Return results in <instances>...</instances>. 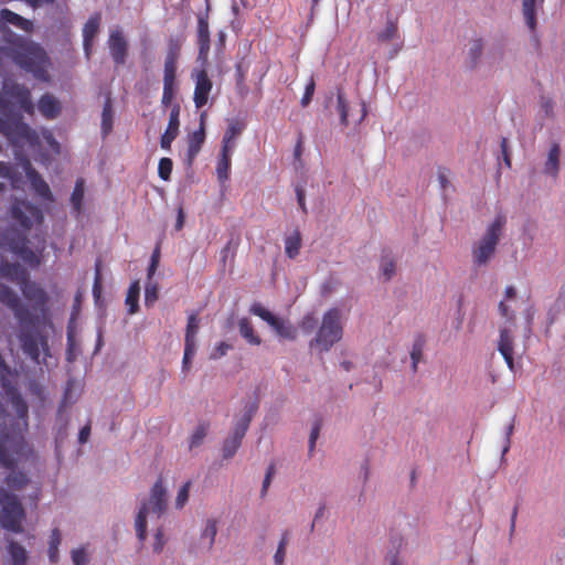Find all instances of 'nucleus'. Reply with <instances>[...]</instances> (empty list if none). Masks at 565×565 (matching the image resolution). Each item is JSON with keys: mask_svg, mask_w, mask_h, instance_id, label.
Wrapping results in <instances>:
<instances>
[{"mask_svg": "<svg viewBox=\"0 0 565 565\" xmlns=\"http://www.w3.org/2000/svg\"><path fill=\"white\" fill-rule=\"evenodd\" d=\"M61 542H62L61 531L57 527H55L51 532V535L49 539V545L60 546Z\"/></svg>", "mask_w": 565, "mask_h": 565, "instance_id": "obj_63", "label": "nucleus"}, {"mask_svg": "<svg viewBox=\"0 0 565 565\" xmlns=\"http://www.w3.org/2000/svg\"><path fill=\"white\" fill-rule=\"evenodd\" d=\"M397 34H398L397 23L393 22V21H388L385 25V29L377 34V40L380 42H388V41L397 38Z\"/></svg>", "mask_w": 565, "mask_h": 565, "instance_id": "obj_38", "label": "nucleus"}, {"mask_svg": "<svg viewBox=\"0 0 565 565\" xmlns=\"http://www.w3.org/2000/svg\"><path fill=\"white\" fill-rule=\"evenodd\" d=\"M179 116H180V105L174 104V105H172L171 110H170L168 126L160 139V146L164 150L171 149L172 141L179 135V127H180Z\"/></svg>", "mask_w": 565, "mask_h": 565, "instance_id": "obj_13", "label": "nucleus"}, {"mask_svg": "<svg viewBox=\"0 0 565 565\" xmlns=\"http://www.w3.org/2000/svg\"><path fill=\"white\" fill-rule=\"evenodd\" d=\"M243 437H238L234 431L223 443L222 455L224 459L232 458L242 444Z\"/></svg>", "mask_w": 565, "mask_h": 565, "instance_id": "obj_33", "label": "nucleus"}, {"mask_svg": "<svg viewBox=\"0 0 565 565\" xmlns=\"http://www.w3.org/2000/svg\"><path fill=\"white\" fill-rule=\"evenodd\" d=\"M38 107L41 115L50 120L57 118L62 111L60 100L49 93L41 96Z\"/></svg>", "mask_w": 565, "mask_h": 565, "instance_id": "obj_19", "label": "nucleus"}, {"mask_svg": "<svg viewBox=\"0 0 565 565\" xmlns=\"http://www.w3.org/2000/svg\"><path fill=\"white\" fill-rule=\"evenodd\" d=\"M216 533H217L216 522L214 520H209L206 522V526L202 533V536L207 537L210 540V542H209L210 546L213 545Z\"/></svg>", "mask_w": 565, "mask_h": 565, "instance_id": "obj_48", "label": "nucleus"}, {"mask_svg": "<svg viewBox=\"0 0 565 565\" xmlns=\"http://www.w3.org/2000/svg\"><path fill=\"white\" fill-rule=\"evenodd\" d=\"M205 141V131L198 129L188 136V149L185 154V161L188 166H192L196 156L202 149Z\"/></svg>", "mask_w": 565, "mask_h": 565, "instance_id": "obj_20", "label": "nucleus"}, {"mask_svg": "<svg viewBox=\"0 0 565 565\" xmlns=\"http://www.w3.org/2000/svg\"><path fill=\"white\" fill-rule=\"evenodd\" d=\"M0 134L4 136L9 143L17 150L25 145L31 148H35L40 145L38 132L20 117L10 119L0 117Z\"/></svg>", "mask_w": 565, "mask_h": 565, "instance_id": "obj_8", "label": "nucleus"}, {"mask_svg": "<svg viewBox=\"0 0 565 565\" xmlns=\"http://www.w3.org/2000/svg\"><path fill=\"white\" fill-rule=\"evenodd\" d=\"M0 277L17 284L30 309L22 305L17 292L0 282V302L9 308L21 326L19 340L23 352L35 363L41 354L50 356L49 338L40 329L53 328L51 297L38 281L31 280L28 270L19 263L0 260Z\"/></svg>", "mask_w": 565, "mask_h": 565, "instance_id": "obj_1", "label": "nucleus"}, {"mask_svg": "<svg viewBox=\"0 0 565 565\" xmlns=\"http://www.w3.org/2000/svg\"><path fill=\"white\" fill-rule=\"evenodd\" d=\"M230 349V344H227L226 342H221L211 353V359L216 360L224 356Z\"/></svg>", "mask_w": 565, "mask_h": 565, "instance_id": "obj_57", "label": "nucleus"}, {"mask_svg": "<svg viewBox=\"0 0 565 565\" xmlns=\"http://www.w3.org/2000/svg\"><path fill=\"white\" fill-rule=\"evenodd\" d=\"M317 320L313 315H307L301 321V328L306 332H311L316 327Z\"/></svg>", "mask_w": 565, "mask_h": 565, "instance_id": "obj_58", "label": "nucleus"}, {"mask_svg": "<svg viewBox=\"0 0 565 565\" xmlns=\"http://www.w3.org/2000/svg\"><path fill=\"white\" fill-rule=\"evenodd\" d=\"M173 162L170 158H161L158 164V174L163 181H168L171 177Z\"/></svg>", "mask_w": 565, "mask_h": 565, "instance_id": "obj_41", "label": "nucleus"}, {"mask_svg": "<svg viewBox=\"0 0 565 565\" xmlns=\"http://www.w3.org/2000/svg\"><path fill=\"white\" fill-rule=\"evenodd\" d=\"M426 345V338L424 334L419 333L415 337L412 351H411V360H412V369L414 372L417 371L418 363L423 359L424 349Z\"/></svg>", "mask_w": 565, "mask_h": 565, "instance_id": "obj_28", "label": "nucleus"}, {"mask_svg": "<svg viewBox=\"0 0 565 565\" xmlns=\"http://www.w3.org/2000/svg\"><path fill=\"white\" fill-rule=\"evenodd\" d=\"M164 544H166V541H164L163 530L160 527L156 531V534H154L153 552L154 553L162 552Z\"/></svg>", "mask_w": 565, "mask_h": 565, "instance_id": "obj_54", "label": "nucleus"}, {"mask_svg": "<svg viewBox=\"0 0 565 565\" xmlns=\"http://www.w3.org/2000/svg\"><path fill=\"white\" fill-rule=\"evenodd\" d=\"M179 51V43L171 39L164 60L163 82L175 83Z\"/></svg>", "mask_w": 565, "mask_h": 565, "instance_id": "obj_17", "label": "nucleus"}, {"mask_svg": "<svg viewBox=\"0 0 565 565\" xmlns=\"http://www.w3.org/2000/svg\"><path fill=\"white\" fill-rule=\"evenodd\" d=\"M505 223L507 217L498 214L482 237L472 245L471 255L476 266H484L494 257Z\"/></svg>", "mask_w": 565, "mask_h": 565, "instance_id": "obj_5", "label": "nucleus"}, {"mask_svg": "<svg viewBox=\"0 0 565 565\" xmlns=\"http://www.w3.org/2000/svg\"><path fill=\"white\" fill-rule=\"evenodd\" d=\"M90 436V425L89 424H86L84 427H82V429L79 430V434H78V441L81 444H85L88 438Z\"/></svg>", "mask_w": 565, "mask_h": 565, "instance_id": "obj_64", "label": "nucleus"}, {"mask_svg": "<svg viewBox=\"0 0 565 565\" xmlns=\"http://www.w3.org/2000/svg\"><path fill=\"white\" fill-rule=\"evenodd\" d=\"M241 335L250 344L259 345L262 343L260 338L255 334L253 324L247 318H242L238 322Z\"/></svg>", "mask_w": 565, "mask_h": 565, "instance_id": "obj_32", "label": "nucleus"}, {"mask_svg": "<svg viewBox=\"0 0 565 565\" xmlns=\"http://www.w3.org/2000/svg\"><path fill=\"white\" fill-rule=\"evenodd\" d=\"M174 84L175 83L163 82V92H162L161 103L164 107L170 106L172 103V99L174 98Z\"/></svg>", "mask_w": 565, "mask_h": 565, "instance_id": "obj_44", "label": "nucleus"}, {"mask_svg": "<svg viewBox=\"0 0 565 565\" xmlns=\"http://www.w3.org/2000/svg\"><path fill=\"white\" fill-rule=\"evenodd\" d=\"M195 87L193 93V102L198 109L204 107L209 102L210 93L213 88V83L206 72L202 68L192 73Z\"/></svg>", "mask_w": 565, "mask_h": 565, "instance_id": "obj_12", "label": "nucleus"}, {"mask_svg": "<svg viewBox=\"0 0 565 565\" xmlns=\"http://www.w3.org/2000/svg\"><path fill=\"white\" fill-rule=\"evenodd\" d=\"M3 94L15 102V104L29 116H33L35 107L32 102L30 89L13 81H4L2 85Z\"/></svg>", "mask_w": 565, "mask_h": 565, "instance_id": "obj_11", "label": "nucleus"}, {"mask_svg": "<svg viewBox=\"0 0 565 565\" xmlns=\"http://www.w3.org/2000/svg\"><path fill=\"white\" fill-rule=\"evenodd\" d=\"M500 147H501V152H502V157H503V161H504L505 166L508 168H511V157H510L509 147H508V139L505 137H503L501 139Z\"/></svg>", "mask_w": 565, "mask_h": 565, "instance_id": "obj_60", "label": "nucleus"}, {"mask_svg": "<svg viewBox=\"0 0 565 565\" xmlns=\"http://www.w3.org/2000/svg\"><path fill=\"white\" fill-rule=\"evenodd\" d=\"M8 552L12 558L13 565H25L26 551L22 545L11 541L8 545Z\"/></svg>", "mask_w": 565, "mask_h": 565, "instance_id": "obj_35", "label": "nucleus"}, {"mask_svg": "<svg viewBox=\"0 0 565 565\" xmlns=\"http://www.w3.org/2000/svg\"><path fill=\"white\" fill-rule=\"evenodd\" d=\"M244 124L233 120L228 124V127L223 136L222 147L233 149L236 146L235 139L242 134Z\"/></svg>", "mask_w": 565, "mask_h": 565, "instance_id": "obj_26", "label": "nucleus"}, {"mask_svg": "<svg viewBox=\"0 0 565 565\" xmlns=\"http://www.w3.org/2000/svg\"><path fill=\"white\" fill-rule=\"evenodd\" d=\"M483 43L481 39H475L471 41L468 52L469 66L475 68L482 55Z\"/></svg>", "mask_w": 565, "mask_h": 565, "instance_id": "obj_37", "label": "nucleus"}, {"mask_svg": "<svg viewBox=\"0 0 565 565\" xmlns=\"http://www.w3.org/2000/svg\"><path fill=\"white\" fill-rule=\"evenodd\" d=\"M320 427H321V424L320 422H316L312 429H311V433H310V436H309V451L312 452L313 449H315V446H316V441L319 437V433H320Z\"/></svg>", "mask_w": 565, "mask_h": 565, "instance_id": "obj_56", "label": "nucleus"}, {"mask_svg": "<svg viewBox=\"0 0 565 565\" xmlns=\"http://www.w3.org/2000/svg\"><path fill=\"white\" fill-rule=\"evenodd\" d=\"M195 351H196V344L184 343V354H183V361H182L184 370H189L191 359L195 354Z\"/></svg>", "mask_w": 565, "mask_h": 565, "instance_id": "obj_50", "label": "nucleus"}, {"mask_svg": "<svg viewBox=\"0 0 565 565\" xmlns=\"http://www.w3.org/2000/svg\"><path fill=\"white\" fill-rule=\"evenodd\" d=\"M561 148L558 143H553L544 164V173L556 177L559 170Z\"/></svg>", "mask_w": 565, "mask_h": 565, "instance_id": "obj_25", "label": "nucleus"}, {"mask_svg": "<svg viewBox=\"0 0 565 565\" xmlns=\"http://www.w3.org/2000/svg\"><path fill=\"white\" fill-rule=\"evenodd\" d=\"M382 275L386 280H390L395 274V262L388 255H383L380 265Z\"/></svg>", "mask_w": 565, "mask_h": 565, "instance_id": "obj_39", "label": "nucleus"}, {"mask_svg": "<svg viewBox=\"0 0 565 565\" xmlns=\"http://www.w3.org/2000/svg\"><path fill=\"white\" fill-rule=\"evenodd\" d=\"M257 408H258V405L257 403H250L247 407H246V411L245 413L243 414V416L236 422L235 424V427H234V433L238 436V437H243L245 436L246 431L248 430V427H249V424L254 417V415L256 414L257 412Z\"/></svg>", "mask_w": 565, "mask_h": 565, "instance_id": "obj_24", "label": "nucleus"}, {"mask_svg": "<svg viewBox=\"0 0 565 565\" xmlns=\"http://www.w3.org/2000/svg\"><path fill=\"white\" fill-rule=\"evenodd\" d=\"M296 196H297L299 207L306 214L307 213V206H306V202H305L306 195H305V190L301 186L296 188Z\"/></svg>", "mask_w": 565, "mask_h": 565, "instance_id": "obj_61", "label": "nucleus"}, {"mask_svg": "<svg viewBox=\"0 0 565 565\" xmlns=\"http://www.w3.org/2000/svg\"><path fill=\"white\" fill-rule=\"evenodd\" d=\"M191 482L186 481L181 489L178 492L177 499H175V507L178 509H181L184 507L189 499V491H190Z\"/></svg>", "mask_w": 565, "mask_h": 565, "instance_id": "obj_47", "label": "nucleus"}, {"mask_svg": "<svg viewBox=\"0 0 565 565\" xmlns=\"http://www.w3.org/2000/svg\"><path fill=\"white\" fill-rule=\"evenodd\" d=\"M513 429H514V419H512V422L505 428V445L503 447V454L508 452V450L510 449L511 435L513 434Z\"/></svg>", "mask_w": 565, "mask_h": 565, "instance_id": "obj_62", "label": "nucleus"}, {"mask_svg": "<svg viewBox=\"0 0 565 565\" xmlns=\"http://www.w3.org/2000/svg\"><path fill=\"white\" fill-rule=\"evenodd\" d=\"M12 402H13L18 417L20 419H22L24 422V424L26 425V419H28V415H29L28 404L20 395H17L15 397H13Z\"/></svg>", "mask_w": 565, "mask_h": 565, "instance_id": "obj_42", "label": "nucleus"}, {"mask_svg": "<svg viewBox=\"0 0 565 565\" xmlns=\"http://www.w3.org/2000/svg\"><path fill=\"white\" fill-rule=\"evenodd\" d=\"M498 351L503 356L509 369L511 371H513L514 370L513 335H512V327L511 326H503L500 328Z\"/></svg>", "mask_w": 565, "mask_h": 565, "instance_id": "obj_14", "label": "nucleus"}, {"mask_svg": "<svg viewBox=\"0 0 565 565\" xmlns=\"http://www.w3.org/2000/svg\"><path fill=\"white\" fill-rule=\"evenodd\" d=\"M139 294H140V285L138 280H135L130 284L129 289L126 296V305L128 306V313L134 315L139 309Z\"/></svg>", "mask_w": 565, "mask_h": 565, "instance_id": "obj_30", "label": "nucleus"}, {"mask_svg": "<svg viewBox=\"0 0 565 565\" xmlns=\"http://www.w3.org/2000/svg\"><path fill=\"white\" fill-rule=\"evenodd\" d=\"M337 102H338V110L340 114L341 124L347 126L348 125V116H349L348 103H347L344 95L341 92H339L337 95Z\"/></svg>", "mask_w": 565, "mask_h": 565, "instance_id": "obj_43", "label": "nucleus"}, {"mask_svg": "<svg viewBox=\"0 0 565 565\" xmlns=\"http://www.w3.org/2000/svg\"><path fill=\"white\" fill-rule=\"evenodd\" d=\"M158 300V287L156 284H149L146 286L145 290V305L147 307L153 306V303Z\"/></svg>", "mask_w": 565, "mask_h": 565, "instance_id": "obj_46", "label": "nucleus"}, {"mask_svg": "<svg viewBox=\"0 0 565 565\" xmlns=\"http://www.w3.org/2000/svg\"><path fill=\"white\" fill-rule=\"evenodd\" d=\"M499 311L501 316L507 319L509 326H514L515 315L513 313V311L510 310L509 306L505 303L504 300L500 301Z\"/></svg>", "mask_w": 565, "mask_h": 565, "instance_id": "obj_51", "label": "nucleus"}, {"mask_svg": "<svg viewBox=\"0 0 565 565\" xmlns=\"http://www.w3.org/2000/svg\"><path fill=\"white\" fill-rule=\"evenodd\" d=\"M100 20H102L100 13H95L84 24V28H83V47H84L85 55L87 57H89L90 54H92L94 39H95L96 34L99 31Z\"/></svg>", "mask_w": 565, "mask_h": 565, "instance_id": "obj_18", "label": "nucleus"}, {"mask_svg": "<svg viewBox=\"0 0 565 565\" xmlns=\"http://www.w3.org/2000/svg\"><path fill=\"white\" fill-rule=\"evenodd\" d=\"M233 149L222 147L216 164V174L220 182H225L230 177L231 154Z\"/></svg>", "mask_w": 565, "mask_h": 565, "instance_id": "obj_22", "label": "nucleus"}, {"mask_svg": "<svg viewBox=\"0 0 565 565\" xmlns=\"http://www.w3.org/2000/svg\"><path fill=\"white\" fill-rule=\"evenodd\" d=\"M0 20L26 33H31L33 31V22L31 20L25 19L9 9L0 10Z\"/></svg>", "mask_w": 565, "mask_h": 565, "instance_id": "obj_21", "label": "nucleus"}, {"mask_svg": "<svg viewBox=\"0 0 565 565\" xmlns=\"http://www.w3.org/2000/svg\"><path fill=\"white\" fill-rule=\"evenodd\" d=\"M10 226L0 234V246L7 248L18 256L30 268H39L43 262L45 246L35 250L29 247L26 233L38 224H42L44 215L35 204L23 200L14 199L8 211Z\"/></svg>", "mask_w": 565, "mask_h": 565, "instance_id": "obj_2", "label": "nucleus"}, {"mask_svg": "<svg viewBox=\"0 0 565 565\" xmlns=\"http://www.w3.org/2000/svg\"><path fill=\"white\" fill-rule=\"evenodd\" d=\"M168 495L167 490L159 479L152 486L148 500L141 502L140 509L136 515L135 527L138 540L142 543L147 539V515L152 513L160 518L167 510Z\"/></svg>", "mask_w": 565, "mask_h": 565, "instance_id": "obj_4", "label": "nucleus"}, {"mask_svg": "<svg viewBox=\"0 0 565 565\" xmlns=\"http://www.w3.org/2000/svg\"><path fill=\"white\" fill-rule=\"evenodd\" d=\"M198 331H199L198 312H192L188 317L184 343L196 344L195 337H196Z\"/></svg>", "mask_w": 565, "mask_h": 565, "instance_id": "obj_34", "label": "nucleus"}, {"mask_svg": "<svg viewBox=\"0 0 565 565\" xmlns=\"http://www.w3.org/2000/svg\"><path fill=\"white\" fill-rule=\"evenodd\" d=\"M275 471H276V470H275V465H274V463H270V465L268 466V468H267V471H266L265 478H264V480H263V486H262V491H260L262 497L266 495L267 490H268V488H269V486H270L271 479H273V477H274V475H275Z\"/></svg>", "mask_w": 565, "mask_h": 565, "instance_id": "obj_53", "label": "nucleus"}, {"mask_svg": "<svg viewBox=\"0 0 565 565\" xmlns=\"http://www.w3.org/2000/svg\"><path fill=\"white\" fill-rule=\"evenodd\" d=\"M315 89H316V82H315L313 76H311L305 87V93H303V96L300 102L302 107H307L310 104L312 96L315 94Z\"/></svg>", "mask_w": 565, "mask_h": 565, "instance_id": "obj_45", "label": "nucleus"}, {"mask_svg": "<svg viewBox=\"0 0 565 565\" xmlns=\"http://www.w3.org/2000/svg\"><path fill=\"white\" fill-rule=\"evenodd\" d=\"M540 105L542 111L545 114L546 117L553 116L554 103L551 98L542 96Z\"/></svg>", "mask_w": 565, "mask_h": 565, "instance_id": "obj_55", "label": "nucleus"}, {"mask_svg": "<svg viewBox=\"0 0 565 565\" xmlns=\"http://www.w3.org/2000/svg\"><path fill=\"white\" fill-rule=\"evenodd\" d=\"M288 544V532L282 533L281 540L278 544L277 551L274 555L275 565H282L286 556V547Z\"/></svg>", "mask_w": 565, "mask_h": 565, "instance_id": "obj_40", "label": "nucleus"}, {"mask_svg": "<svg viewBox=\"0 0 565 565\" xmlns=\"http://www.w3.org/2000/svg\"><path fill=\"white\" fill-rule=\"evenodd\" d=\"M24 508L19 498L0 488V526L12 533L23 532Z\"/></svg>", "mask_w": 565, "mask_h": 565, "instance_id": "obj_7", "label": "nucleus"}, {"mask_svg": "<svg viewBox=\"0 0 565 565\" xmlns=\"http://www.w3.org/2000/svg\"><path fill=\"white\" fill-rule=\"evenodd\" d=\"M301 235L298 230H296L292 234L286 237L285 253L289 258L294 259L298 256L301 248Z\"/></svg>", "mask_w": 565, "mask_h": 565, "instance_id": "obj_29", "label": "nucleus"}, {"mask_svg": "<svg viewBox=\"0 0 565 565\" xmlns=\"http://www.w3.org/2000/svg\"><path fill=\"white\" fill-rule=\"evenodd\" d=\"M249 312L267 322L279 338L291 341L297 338L296 327H294L288 320L273 315L262 303L254 302L249 308Z\"/></svg>", "mask_w": 565, "mask_h": 565, "instance_id": "obj_9", "label": "nucleus"}, {"mask_svg": "<svg viewBox=\"0 0 565 565\" xmlns=\"http://www.w3.org/2000/svg\"><path fill=\"white\" fill-rule=\"evenodd\" d=\"M72 561L74 565H87L88 556L85 548H76L72 551Z\"/></svg>", "mask_w": 565, "mask_h": 565, "instance_id": "obj_49", "label": "nucleus"}, {"mask_svg": "<svg viewBox=\"0 0 565 565\" xmlns=\"http://www.w3.org/2000/svg\"><path fill=\"white\" fill-rule=\"evenodd\" d=\"M113 122H114V109H113V100L110 95H107L103 111H102V134L104 137L109 135V132L113 130Z\"/></svg>", "mask_w": 565, "mask_h": 565, "instance_id": "obj_27", "label": "nucleus"}, {"mask_svg": "<svg viewBox=\"0 0 565 565\" xmlns=\"http://www.w3.org/2000/svg\"><path fill=\"white\" fill-rule=\"evenodd\" d=\"M15 158L19 160L25 171V175L31 184L33 191L44 200L53 201V194L47 182L42 175L32 167L31 161L24 156L21 150H15Z\"/></svg>", "mask_w": 565, "mask_h": 565, "instance_id": "obj_10", "label": "nucleus"}, {"mask_svg": "<svg viewBox=\"0 0 565 565\" xmlns=\"http://www.w3.org/2000/svg\"><path fill=\"white\" fill-rule=\"evenodd\" d=\"M196 38L199 45V57L205 60L209 55L211 46L207 12L204 14H199L198 17Z\"/></svg>", "mask_w": 565, "mask_h": 565, "instance_id": "obj_16", "label": "nucleus"}, {"mask_svg": "<svg viewBox=\"0 0 565 565\" xmlns=\"http://www.w3.org/2000/svg\"><path fill=\"white\" fill-rule=\"evenodd\" d=\"M85 195V181L83 178H78L75 182V186L70 198V202L73 209V213L78 216L83 211V200Z\"/></svg>", "mask_w": 565, "mask_h": 565, "instance_id": "obj_23", "label": "nucleus"}, {"mask_svg": "<svg viewBox=\"0 0 565 565\" xmlns=\"http://www.w3.org/2000/svg\"><path fill=\"white\" fill-rule=\"evenodd\" d=\"M522 12L527 28L534 31L536 28V0H522Z\"/></svg>", "mask_w": 565, "mask_h": 565, "instance_id": "obj_31", "label": "nucleus"}, {"mask_svg": "<svg viewBox=\"0 0 565 565\" xmlns=\"http://www.w3.org/2000/svg\"><path fill=\"white\" fill-rule=\"evenodd\" d=\"M110 55L117 65H122L127 57V41L121 31H114L108 40Z\"/></svg>", "mask_w": 565, "mask_h": 565, "instance_id": "obj_15", "label": "nucleus"}, {"mask_svg": "<svg viewBox=\"0 0 565 565\" xmlns=\"http://www.w3.org/2000/svg\"><path fill=\"white\" fill-rule=\"evenodd\" d=\"M209 428L210 424L207 422H202L196 426V428L194 429L193 434L190 437V449L199 447L203 443L204 438L207 435Z\"/></svg>", "mask_w": 565, "mask_h": 565, "instance_id": "obj_36", "label": "nucleus"}, {"mask_svg": "<svg viewBox=\"0 0 565 565\" xmlns=\"http://www.w3.org/2000/svg\"><path fill=\"white\" fill-rule=\"evenodd\" d=\"M342 332L341 312L338 308H331L323 315L317 335L309 345L327 352L341 340Z\"/></svg>", "mask_w": 565, "mask_h": 565, "instance_id": "obj_6", "label": "nucleus"}, {"mask_svg": "<svg viewBox=\"0 0 565 565\" xmlns=\"http://www.w3.org/2000/svg\"><path fill=\"white\" fill-rule=\"evenodd\" d=\"M3 53L10 57L15 65L31 73L34 78L41 82L50 81L47 72L50 58L45 50L39 44L17 38L9 46L3 49Z\"/></svg>", "mask_w": 565, "mask_h": 565, "instance_id": "obj_3", "label": "nucleus"}, {"mask_svg": "<svg viewBox=\"0 0 565 565\" xmlns=\"http://www.w3.org/2000/svg\"><path fill=\"white\" fill-rule=\"evenodd\" d=\"M160 260V247L157 246L151 255L150 265L148 267V278L151 279Z\"/></svg>", "mask_w": 565, "mask_h": 565, "instance_id": "obj_52", "label": "nucleus"}, {"mask_svg": "<svg viewBox=\"0 0 565 565\" xmlns=\"http://www.w3.org/2000/svg\"><path fill=\"white\" fill-rule=\"evenodd\" d=\"M12 167L9 163L0 161V177L9 179L12 177ZM4 190V184L0 182V192Z\"/></svg>", "mask_w": 565, "mask_h": 565, "instance_id": "obj_59", "label": "nucleus"}]
</instances>
